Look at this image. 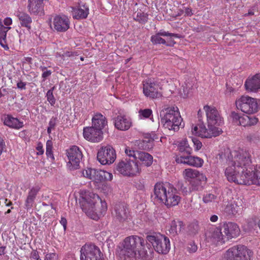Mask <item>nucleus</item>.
Returning a JSON list of instances; mask_svg holds the SVG:
<instances>
[{
    "label": "nucleus",
    "mask_w": 260,
    "mask_h": 260,
    "mask_svg": "<svg viewBox=\"0 0 260 260\" xmlns=\"http://www.w3.org/2000/svg\"><path fill=\"white\" fill-rule=\"evenodd\" d=\"M219 159L228 166L224 171L228 180L238 184L260 185V165H251V155L244 149L225 150L219 154Z\"/></svg>",
    "instance_id": "f257e3e1"
},
{
    "label": "nucleus",
    "mask_w": 260,
    "mask_h": 260,
    "mask_svg": "<svg viewBox=\"0 0 260 260\" xmlns=\"http://www.w3.org/2000/svg\"><path fill=\"white\" fill-rule=\"evenodd\" d=\"M204 110L208 123V128L203 123H200L191 128L192 135L201 138H210L212 137H217L220 135L222 130L217 126L223 123V119L220 112L213 106L206 105L204 106Z\"/></svg>",
    "instance_id": "f03ea898"
},
{
    "label": "nucleus",
    "mask_w": 260,
    "mask_h": 260,
    "mask_svg": "<svg viewBox=\"0 0 260 260\" xmlns=\"http://www.w3.org/2000/svg\"><path fill=\"white\" fill-rule=\"evenodd\" d=\"M145 242L143 238L137 235L126 237L119 246L118 255L120 260H135L137 257L149 260Z\"/></svg>",
    "instance_id": "7ed1b4c3"
},
{
    "label": "nucleus",
    "mask_w": 260,
    "mask_h": 260,
    "mask_svg": "<svg viewBox=\"0 0 260 260\" xmlns=\"http://www.w3.org/2000/svg\"><path fill=\"white\" fill-rule=\"evenodd\" d=\"M80 204L82 210L90 218L98 220L107 211L105 201H103L99 196L89 191L81 190Z\"/></svg>",
    "instance_id": "20e7f679"
},
{
    "label": "nucleus",
    "mask_w": 260,
    "mask_h": 260,
    "mask_svg": "<svg viewBox=\"0 0 260 260\" xmlns=\"http://www.w3.org/2000/svg\"><path fill=\"white\" fill-rule=\"evenodd\" d=\"M160 121L164 126L169 130L177 131L182 118L177 107L165 108L160 112Z\"/></svg>",
    "instance_id": "39448f33"
},
{
    "label": "nucleus",
    "mask_w": 260,
    "mask_h": 260,
    "mask_svg": "<svg viewBox=\"0 0 260 260\" xmlns=\"http://www.w3.org/2000/svg\"><path fill=\"white\" fill-rule=\"evenodd\" d=\"M184 180L189 183L190 191L198 190L202 188V183L205 182L207 178L205 175L200 173L198 170L187 168L182 172Z\"/></svg>",
    "instance_id": "423d86ee"
},
{
    "label": "nucleus",
    "mask_w": 260,
    "mask_h": 260,
    "mask_svg": "<svg viewBox=\"0 0 260 260\" xmlns=\"http://www.w3.org/2000/svg\"><path fill=\"white\" fill-rule=\"evenodd\" d=\"M237 109L247 114H253L260 109V100L243 95L237 98L235 102Z\"/></svg>",
    "instance_id": "0eeeda50"
},
{
    "label": "nucleus",
    "mask_w": 260,
    "mask_h": 260,
    "mask_svg": "<svg viewBox=\"0 0 260 260\" xmlns=\"http://www.w3.org/2000/svg\"><path fill=\"white\" fill-rule=\"evenodd\" d=\"M252 252L242 245L234 246L223 254L221 260H251Z\"/></svg>",
    "instance_id": "6e6552de"
},
{
    "label": "nucleus",
    "mask_w": 260,
    "mask_h": 260,
    "mask_svg": "<svg viewBox=\"0 0 260 260\" xmlns=\"http://www.w3.org/2000/svg\"><path fill=\"white\" fill-rule=\"evenodd\" d=\"M116 170L122 176L129 177L136 176L141 172L138 162L128 158L120 160L116 165Z\"/></svg>",
    "instance_id": "1a4fd4ad"
},
{
    "label": "nucleus",
    "mask_w": 260,
    "mask_h": 260,
    "mask_svg": "<svg viewBox=\"0 0 260 260\" xmlns=\"http://www.w3.org/2000/svg\"><path fill=\"white\" fill-rule=\"evenodd\" d=\"M147 240L159 253L167 254L170 249V240L163 235H149L147 237Z\"/></svg>",
    "instance_id": "9d476101"
},
{
    "label": "nucleus",
    "mask_w": 260,
    "mask_h": 260,
    "mask_svg": "<svg viewBox=\"0 0 260 260\" xmlns=\"http://www.w3.org/2000/svg\"><path fill=\"white\" fill-rule=\"evenodd\" d=\"M80 252V260H103L100 248L94 244H85L81 248Z\"/></svg>",
    "instance_id": "9b49d317"
},
{
    "label": "nucleus",
    "mask_w": 260,
    "mask_h": 260,
    "mask_svg": "<svg viewBox=\"0 0 260 260\" xmlns=\"http://www.w3.org/2000/svg\"><path fill=\"white\" fill-rule=\"evenodd\" d=\"M82 175L85 177L93 180L96 182L111 181L113 179V175L111 173L92 168H88L83 170Z\"/></svg>",
    "instance_id": "f8f14e48"
},
{
    "label": "nucleus",
    "mask_w": 260,
    "mask_h": 260,
    "mask_svg": "<svg viewBox=\"0 0 260 260\" xmlns=\"http://www.w3.org/2000/svg\"><path fill=\"white\" fill-rule=\"evenodd\" d=\"M67 155L69 160L67 163L68 169L70 170L78 169L82 158L80 148L77 146H72L67 150Z\"/></svg>",
    "instance_id": "ddd939ff"
},
{
    "label": "nucleus",
    "mask_w": 260,
    "mask_h": 260,
    "mask_svg": "<svg viewBox=\"0 0 260 260\" xmlns=\"http://www.w3.org/2000/svg\"><path fill=\"white\" fill-rule=\"evenodd\" d=\"M125 153L128 157H133L134 160L138 163L141 162L142 165L149 167L152 164L153 157L147 152L135 151L127 147L125 149Z\"/></svg>",
    "instance_id": "4468645a"
},
{
    "label": "nucleus",
    "mask_w": 260,
    "mask_h": 260,
    "mask_svg": "<svg viewBox=\"0 0 260 260\" xmlns=\"http://www.w3.org/2000/svg\"><path fill=\"white\" fill-rule=\"evenodd\" d=\"M116 154L113 148L109 145L102 147L97 154L98 161L103 165H110L114 162Z\"/></svg>",
    "instance_id": "2eb2a0df"
},
{
    "label": "nucleus",
    "mask_w": 260,
    "mask_h": 260,
    "mask_svg": "<svg viewBox=\"0 0 260 260\" xmlns=\"http://www.w3.org/2000/svg\"><path fill=\"white\" fill-rule=\"evenodd\" d=\"M177 38H180L179 35L177 34L170 33L164 30H160L155 35L151 37V41L154 44H165L167 46H173L175 44L172 37Z\"/></svg>",
    "instance_id": "dca6fc26"
},
{
    "label": "nucleus",
    "mask_w": 260,
    "mask_h": 260,
    "mask_svg": "<svg viewBox=\"0 0 260 260\" xmlns=\"http://www.w3.org/2000/svg\"><path fill=\"white\" fill-rule=\"evenodd\" d=\"M161 88L158 84L151 79L146 80L143 82L144 95L151 99H159L162 96Z\"/></svg>",
    "instance_id": "f3484780"
},
{
    "label": "nucleus",
    "mask_w": 260,
    "mask_h": 260,
    "mask_svg": "<svg viewBox=\"0 0 260 260\" xmlns=\"http://www.w3.org/2000/svg\"><path fill=\"white\" fill-rule=\"evenodd\" d=\"M50 27L58 32H64L70 27L69 18L64 15H56L50 20Z\"/></svg>",
    "instance_id": "a211bd4d"
},
{
    "label": "nucleus",
    "mask_w": 260,
    "mask_h": 260,
    "mask_svg": "<svg viewBox=\"0 0 260 260\" xmlns=\"http://www.w3.org/2000/svg\"><path fill=\"white\" fill-rule=\"evenodd\" d=\"M233 121L238 125L243 126H249L255 125L258 122V119L254 117H250L246 115H240L236 112L231 113Z\"/></svg>",
    "instance_id": "6ab92c4d"
},
{
    "label": "nucleus",
    "mask_w": 260,
    "mask_h": 260,
    "mask_svg": "<svg viewBox=\"0 0 260 260\" xmlns=\"http://www.w3.org/2000/svg\"><path fill=\"white\" fill-rule=\"evenodd\" d=\"M12 23V20L10 17H6L3 21L0 19V45L4 49H9L7 42V33L11 29L9 26Z\"/></svg>",
    "instance_id": "aec40b11"
},
{
    "label": "nucleus",
    "mask_w": 260,
    "mask_h": 260,
    "mask_svg": "<svg viewBox=\"0 0 260 260\" xmlns=\"http://www.w3.org/2000/svg\"><path fill=\"white\" fill-rule=\"evenodd\" d=\"M84 138L90 142L96 143L103 139V131L92 126L83 129Z\"/></svg>",
    "instance_id": "412c9836"
},
{
    "label": "nucleus",
    "mask_w": 260,
    "mask_h": 260,
    "mask_svg": "<svg viewBox=\"0 0 260 260\" xmlns=\"http://www.w3.org/2000/svg\"><path fill=\"white\" fill-rule=\"evenodd\" d=\"M206 240L208 243L216 245L224 243L221 230L217 228L211 229L207 231Z\"/></svg>",
    "instance_id": "4be33fe9"
},
{
    "label": "nucleus",
    "mask_w": 260,
    "mask_h": 260,
    "mask_svg": "<svg viewBox=\"0 0 260 260\" xmlns=\"http://www.w3.org/2000/svg\"><path fill=\"white\" fill-rule=\"evenodd\" d=\"M244 87L248 92H258L260 90V74L249 77L245 81Z\"/></svg>",
    "instance_id": "5701e85b"
},
{
    "label": "nucleus",
    "mask_w": 260,
    "mask_h": 260,
    "mask_svg": "<svg viewBox=\"0 0 260 260\" xmlns=\"http://www.w3.org/2000/svg\"><path fill=\"white\" fill-rule=\"evenodd\" d=\"M114 215L116 219L121 222H128L131 220L129 210L123 204L116 205Z\"/></svg>",
    "instance_id": "b1692460"
},
{
    "label": "nucleus",
    "mask_w": 260,
    "mask_h": 260,
    "mask_svg": "<svg viewBox=\"0 0 260 260\" xmlns=\"http://www.w3.org/2000/svg\"><path fill=\"white\" fill-rule=\"evenodd\" d=\"M157 139V136L154 133H152L146 134L142 141H137L136 143L139 148L149 150L153 148L154 141Z\"/></svg>",
    "instance_id": "393cba45"
},
{
    "label": "nucleus",
    "mask_w": 260,
    "mask_h": 260,
    "mask_svg": "<svg viewBox=\"0 0 260 260\" xmlns=\"http://www.w3.org/2000/svg\"><path fill=\"white\" fill-rule=\"evenodd\" d=\"M114 124L118 129L126 131L131 127L132 119L125 115H118L115 119Z\"/></svg>",
    "instance_id": "a878e982"
},
{
    "label": "nucleus",
    "mask_w": 260,
    "mask_h": 260,
    "mask_svg": "<svg viewBox=\"0 0 260 260\" xmlns=\"http://www.w3.org/2000/svg\"><path fill=\"white\" fill-rule=\"evenodd\" d=\"M2 120L5 125L14 129H20L23 126V123L18 118L10 114H5L2 117Z\"/></svg>",
    "instance_id": "bb28decb"
},
{
    "label": "nucleus",
    "mask_w": 260,
    "mask_h": 260,
    "mask_svg": "<svg viewBox=\"0 0 260 260\" xmlns=\"http://www.w3.org/2000/svg\"><path fill=\"white\" fill-rule=\"evenodd\" d=\"M224 233L228 239L237 237L240 234L239 226L236 223L229 222L224 224Z\"/></svg>",
    "instance_id": "cd10ccee"
},
{
    "label": "nucleus",
    "mask_w": 260,
    "mask_h": 260,
    "mask_svg": "<svg viewBox=\"0 0 260 260\" xmlns=\"http://www.w3.org/2000/svg\"><path fill=\"white\" fill-rule=\"evenodd\" d=\"M73 17L76 19L86 18L89 14V8L85 4L79 5L77 7H71Z\"/></svg>",
    "instance_id": "c85d7f7f"
},
{
    "label": "nucleus",
    "mask_w": 260,
    "mask_h": 260,
    "mask_svg": "<svg viewBox=\"0 0 260 260\" xmlns=\"http://www.w3.org/2000/svg\"><path fill=\"white\" fill-rule=\"evenodd\" d=\"M169 183H156L154 186V196L155 199L158 202L165 198V193L167 191V188Z\"/></svg>",
    "instance_id": "c756f323"
},
{
    "label": "nucleus",
    "mask_w": 260,
    "mask_h": 260,
    "mask_svg": "<svg viewBox=\"0 0 260 260\" xmlns=\"http://www.w3.org/2000/svg\"><path fill=\"white\" fill-rule=\"evenodd\" d=\"M170 194H168V198L166 199L164 204L168 207H171L178 205L181 201V197L179 195L177 189L174 187L173 191L171 190Z\"/></svg>",
    "instance_id": "7c9ffc66"
},
{
    "label": "nucleus",
    "mask_w": 260,
    "mask_h": 260,
    "mask_svg": "<svg viewBox=\"0 0 260 260\" xmlns=\"http://www.w3.org/2000/svg\"><path fill=\"white\" fill-rule=\"evenodd\" d=\"M91 121L92 126L102 131L107 124L106 118L100 113H95L92 118Z\"/></svg>",
    "instance_id": "2f4dec72"
},
{
    "label": "nucleus",
    "mask_w": 260,
    "mask_h": 260,
    "mask_svg": "<svg viewBox=\"0 0 260 260\" xmlns=\"http://www.w3.org/2000/svg\"><path fill=\"white\" fill-rule=\"evenodd\" d=\"M17 16L22 26L26 27L28 29H30L32 19L28 14L19 12L17 13Z\"/></svg>",
    "instance_id": "473e14b6"
},
{
    "label": "nucleus",
    "mask_w": 260,
    "mask_h": 260,
    "mask_svg": "<svg viewBox=\"0 0 260 260\" xmlns=\"http://www.w3.org/2000/svg\"><path fill=\"white\" fill-rule=\"evenodd\" d=\"M39 191V188L37 187H33L29 191L25 204L27 209L32 207L34 200Z\"/></svg>",
    "instance_id": "72a5a7b5"
},
{
    "label": "nucleus",
    "mask_w": 260,
    "mask_h": 260,
    "mask_svg": "<svg viewBox=\"0 0 260 260\" xmlns=\"http://www.w3.org/2000/svg\"><path fill=\"white\" fill-rule=\"evenodd\" d=\"M182 225V222L181 221L176 222L175 221H172L169 229L170 234L173 236L177 235L178 232L181 231Z\"/></svg>",
    "instance_id": "f704fd0d"
},
{
    "label": "nucleus",
    "mask_w": 260,
    "mask_h": 260,
    "mask_svg": "<svg viewBox=\"0 0 260 260\" xmlns=\"http://www.w3.org/2000/svg\"><path fill=\"white\" fill-rule=\"evenodd\" d=\"M240 207L238 205L237 203H236L235 201H234L229 203L226 206L224 209V212L228 214L234 215L237 213Z\"/></svg>",
    "instance_id": "c9c22d12"
},
{
    "label": "nucleus",
    "mask_w": 260,
    "mask_h": 260,
    "mask_svg": "<svg viewBox=\"0 0 260 260\" xmlns=\"http://www.w3.org/2000/svg\"><path fill=\"white\" fill-rule=\"evenodd\" d=\"M203 163L204 160L202 158L198 156L191 155L188 165L197 168H200L203 166Z\"/></svg>",
    "instance_id": "e433bc0d"
},
{
    "label": "nucleus",
    "mask_w": 260,
    "mask_h": 260,
    "mask_svg": "<svg viewBox=\"0 0 260 260\" xmlns=\"http://www.w3.org/2000/svg\"><path fill=\"white\" fill-rule=\"evenodd\" d=\"M217 196L210 192H205L203 197V201L205 204H209L214 202H217Z\"/></svg>",
    "instance_id": "4c0bfd02"
},
{
    "label": "nucleus",
    "mask_w": 260,
    "mask_h": 260,
    "mask_svg": "<svg viewBox=\"0 0 260 260\" xmlns=\"http://www.w3.org/2000/svg\"><path fill=\"white\" fill-rule=\"evenodd\" d=\"M190 156L191 155L189 153H187L186 155L180 154L176 156L175 160L178 164H182L188 165Z\"/></svg>",
    "instance_id": "58836bf2"
},
{
    "label": "nucleus",
    "mask_w": 260,
    "mask_h": 260,
    "mask_svg": "<svg viewBox=\"0 0 260 260\" xmlns=\"http://www.w3.org/2000/svg\"><path fill=\"white\" fill-rule=\"evenodd\" d=\"M179 148L180 152H186L187 153H191V148L189 147L188 141L186 139L182 140L179 142Z\"/></svg>",
    "instance_id": "ea45409f"
},
{
    "label": "nucleus",
    "mask_w": 260,
    "mask_h": 260,
    "mask_svg": "<svg viewBox=\"0 0 260 260\" xmlns=\"http://www.w3.org/2000/svg\"><path fill=\"white\" fill-rule=\"evenodd\" d=\"M53 142L51 140H48L46 142V154L48 158L51 161L54 160V157L52 151Z\"/></svg>",
    "instance_id": "a19ab883"
},
{
    "label": "nucleus",
    "mask_w": 260,
    "mask_h": 260,
    "mask_svg": "<svg viewBox=\"0 0 260 260\" xmlns=\"http://www.w3.org/2000/svg\"><path fill=\"white\" fill-rule=\"evenodd\" d=\"M152 115V111L150 109H141L139 111V117L141 119L150 117Z\"/></svg>",
    "instance_id": "79ce46f5"
},
{
    "label": "nucleus",
    "mask_w": 260,
    "mask_h": 260,
    "mask_svg": "<svg viewBox=\"0 0 260 260\" xmlns=\"http://www.w3.org/2000/svg\"><path fill=\"white\" fill-rule=\"evenodd\" d=\"M135 19L140 23H144L147 21V15L141 12H138Z\"/></svg>",
    "instance_id": "37998d69"
},
{
    "label": "nucleus",
    "mask_w": 260,
    "mask_h": 260,
    "mask_svg": "<svg viewBox=\"0 0 260 260\" xmlns=\"http://www.w3.org/2000/svg\"><path fill=\"white\" fill-rule=\"evenodd\" d=\"M57 119L56 117H52L49 122V126L47 128V133L48 134H50L51 131L54 129L55 127L57 124Z\"/></svg>",
    "instance_id": "c03bdc74"
},
{
    "label": "nucleus",
    "mask_w": 260,
    "mask_h": 260,
    "mask_svg": "<svg viewBox=\"0 0 260 260\" xmlns=\"http://www.w3.org/2000/svg\"><path fill=\"white\" fill-rule=\"evenodd\" d=\"M47 101L49 102L51 106H54L55 103V99L53 94V89L49 90L46 94Z\"/></svg>",
    "instance_id": "a18cd8bd"
},
{
    "label": "nucleus",
    "mask_w": 260,
    "mask_h": 260,
    "mask_svg": "<svg viewBox=\"0 0 260 260\" xmlns=\"http://www.w3.org/2000/svg\"><path fill=\"white\" fill-rule=\"evenodd\" d=\"M191 140L194 144L195 150L196 151L200 150L202 146V143L196 138H192Z\"/></svg>",
    "instance_id": "49530a36"
},
{
    "label": "nucleus",
    "mask_w": 260,
    "mask_h": 260,
    "mask_svg": "<svg viewBox=\"0 0 260 260\" xmlns=\"http://www.w3.org/2000/svg\"><path fill=\"white\" fill-rule=\"evenodd\" d=\"M174 188V187H173V186L169 183V185L168 186V187L166 189L167 191L166 193H165V196L164 198L165 199L163 200H160L159 202L164 204L166 201L167 198H168V194H169V193H170V192H171V190L173 191Z\"/></svg>",
    "instance_id": "de8ad7c7"
},
{
    "label": "nucleus",
    "mask_w": 260,
    "mask_h": 260,
    "mask_svg": "<svg viewBox=\"0 0 260 260\" xmlns=\"http://www.w3.org/2000/svg\"><path fill=\"white\" fill-rule=\"evenodd\" d=\"M197 249L198 247L194 242H191L188 245L187 250L190 253L195 252L197 250Z\"/></svg>",
    "instance_id": "09e8293b"
},
{
    "label": "nucleus",
    "mask_w": 260,
    "mask_h": 260,
    "mask_svg": "<svg viewBox=\"0 0 260 260\" xmlns=\"http://www.w3.org/2000/svg\"><path fill=\"white\" fill-rule=\"evenodd\" d=\"M57 255L55 253H50L46 254L45 260H57Z\"/></svg>",
    "instance_id": "8fccbe9b"
},
{
    "label": "nucleus",
    "mask_w": 260,
    "mask_h": 260,
    "mask_svg": "<svg viewBox=\"0 0 260 260\" xmlns=\"http://www.w3.org/2000/svg\"><path fill=\"white\" fill-rule=\"evenodd\" d=\"M136 187L139 190H143L144 188V182L143 180H139L136 183Z\"/></svg>",
    "instance_id": "3c124183"
},
{
    "label": "nucleus",
    "mask_w": 260,
    "mask_h": 260,
    "mask_svg": "<svg viewBox=\"0 0 260 260\" xmlns=\"http://www.w3.org/2000/svg\"><path fill=\"white\" fill-rule=\"evenodd\" d=\"M37 150L38 151L37 153L38 155H42L44 153V149L42 143H38V146L37 147Z\"/></svg>",
    "instance_id": "603ef678"
},
{
    "label": "nucleus",
    "mask_w": 260,
    "mask_h": 260,
    "mask_svg": "<svg viewBox=\"0 0 260 260\" xmlns=\"http://www.w3.org/2000/svg\"><path fill=\"white\" fill-rule=\"evenodd\" d=\"M6 148L5 142L4 140L0 137V155Z\"/></svg>",
    "instance_id": "864d4df0"
},
{
    "label": "nucleus",
    "mask_w": 260,
    "mask_h": 260,
    "mask_svg": "<svg viewBox=\"0 0 260 260\" xmlns=\"http://www.w3.org/2000/svg\"><path fill=\"white\" fill-rule=\"evenodd\" d=\"M183 10L185 16H190L193 14L192 10L189 8L184 7Z\"/></svg>",
    "instance_id": "5fc2aeb1"
},
{
    "label": "nucleus",
    "mask_w": 260,
    "mask_h": 260,
    "mask_svg": "<svg viewBox=\"0 0 260 260\" xmlns=\"http://www.w3.org/2000/svg\"><path fill=\"white\" fill-rule=\"evenodd\" d=\"M51 73L50 70H46L43 72L42 77L43 78L44 81L51 74Z\"/></svg>",
    "instance_id": "6e6d98bb"
},
{
    "label": "nucleus",
    "mask_w": 260,
    "mask_h": 260,
    "mask_svg": "<svg viewBox=\"0 0 260 260\" xmlns=\"http://www.w3.org/2000/svg\"><path fill=\"white\" fill-rule=\"evenodd\" d=\"M17 88L20 89H25L26 88V83L22 81L18 82L17 84Z\"/></svg>",
    "instance_id": "4d7b16f0"
},
{
    "label": "nucleus",
    "mask_w": 260,
    "mask_h": 260,
    "mask_svg": "<svg viewBox=\"0 0 260 260\" xmlns=\"http://www.w3.org/2000/svg\"><path fill=\"white\" fill-rule=\"evenodd\" d=\"M60 223L63 226L64 230H65L67 228V220L64 217H61L60 220Z\"/></svg>",
    "instance_id": "13d9d810"
},
{
    "label": "nucleus",
    "mask_w": 260,
    "mask_h": 260,
    "mask_svg": "<svg viewBox=\"0 0 260 260\" xmlns=\"http://www.w3.org/2000/svg\"><path fill=\"white\" fill-rule=\"evenodd\" d=\"M218 219V217L216 215H212L210 217V220L212 222H216Z\"/></svg>",
    "instance_id": "bf43d9fd"
},
{
    "label": "nucleus",
    "mask_w": 260,
    "mask_h": 260,
    "mask_svg": "<svg viewBox=\"0 0 260 260\" xmlns=\"http://www.w3.org/2000/svg\"><path fill=\"white\" fill-rule=\"evenodd\" d=\"M32 257L36 260H38L39 258V255L37 251H35L32 253Z\"/></svg>",
    "instance_id": "052dcab7"
},
{
    "label": "nucleus",
    "mask_w": 260,
    "mask_h": 260,
    "mask_svg": "<svg viewBox=\"0 0 260 260\" xmlns=\"http://www.w3.org/2000/svg\"><path fill=\"white\" fill-rule=\"evenodd\" d=\"M234 91V89L230 86H226V92L231 93Z\"/></svg>",
    "instance_id": "680f3d73"
},
{
    "label": "nucleus",
    "mask_w": 260,
    "mask_h": 260,
    "mask_svg": "<svg viewBox=\"0 0 260 260\" xmlns=\"http://www.w3.org/2000/svg\"><path fill=\"white\" fill-rule=\"evenodd\" d=\"M251 9H252L254 12L255 11H258V5L257 4H255V5L253 6L251 8Z\"/></svg>",
    "instance_id": "e2e57ef3"
},
{
    "label": "nucleus",
    "mask_w": 260,
    "mask_h": 260,
    "mask_svg": "<svg viewBox=\"0 0 260 260\" xmlns=\"http://www.w3.org/2000/svg\"><path fill=\"white\" fill-rule=\"evenodd\" d=\"M5 247H0V255H3L5 254Z\"/></svg>",
    "instance_id": "0e129e2a"
},
{
    "label": "nucleus",
    "mask_w": 260,
    "mask_h": 260,
    "mask_svg": "<svg viewBox=\"0 0 260 260\" xmlns=\"http://www.w3.org/2000/svg\"><path fill=\"white\" fill-rule=\"evenodd\" d=\"M184 14L183 9H180L178 12L177 16H180Z\"/></svg>",
    "instance_id": "69168bd1"
},
{
    "label": "nucleus",
    "mask_w": 260,
    "mask_h": 260,
    "mask_svg": "<svg viewBox=\"0 0 260 260\" xmlns=\"http://www.w3.org/2000/svg\"><path fill=\"white\" fill-rule=\"evenodd\" d=\"M254 12L252 9H250L248 11V13L247 14H246V15H254Z\"/></svg>",
    "instance_id": "338daca9"
},
{
    "label": "nucleus",
    "mask_w": 260,
    "mask_h": 260,
    "mask_svg": "<svg viewBox=\"0 0 260 260\" xmlns=\"http://www.w3.org/2000/svg\"><path fill=\"white\" fill-rule=\"evenodd\" d=\"M258 226L259 228L260 229V220L258 221Z\"/></svg>",
    "instance_id": "774afa93"
}]
</instances>
